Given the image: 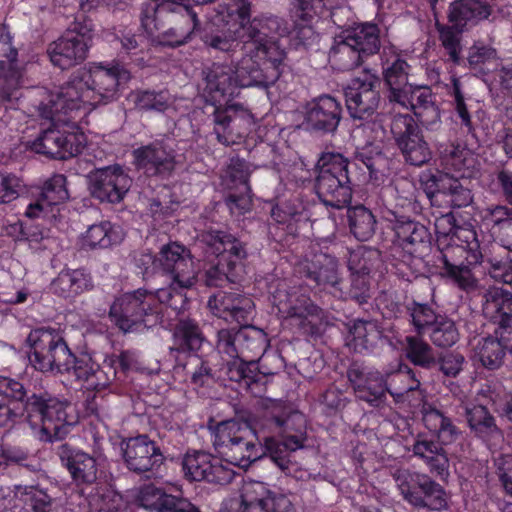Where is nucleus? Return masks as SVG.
<instances>
[{"mask_svg":"<svg viewBox=\"0 0 512 512\" xmlns=\"http://www.w3.org/2000/svg\"><path fill=\"white\" fill-rule=\"evenodd\" d=\"M407 309L412 319V324L419 335L428 332L434 323L437 322L438 318L442 316L437 314L430 305L416 301H413Z\"/></svg>","mask_w":512,"mask_h":512,"instance_id":"60","label":"nucleus"},{"mask_svg":"<svg viewBox=\"0 0 512 512\" xmlns=\"http://www.w3.org/2000/svg\"><path fill=\"white\" fill-rule=\"evenodd\" d=\"M491 15V6L482 0H454L447 13L448 22L458 32L474 26Z\"/></svg>","mask_w":512,"mask_h":512,"instance_id":"35","label":"nucleus"},{"mask_svg":"<svg viewBox=\"0 0 512 512\" xmlns=\"http://www.w3.org/2000/svg\"><path fill=\"white\" fill-rule=\"evenodd\" d=\"M436 250L433 266L437 273L465 292L477 287L471 267L480 264L483 255L477 232L472 224L458 225L450 215H443L435 223Z\"/></svg>","mask_w":512,"mask_h":512,"instance_id":"3","label":"nucleus"},{"mask_svg":"<svg viewBox=\"0 0 512 512\" xmlns=\"http://www.w3.org/2000/svg\"><path fill=\"white\" fill-rule=\"evenodd\" d=\"M383 218L389 222V228L395 234V243L401 249L402 258H395L394 273L403 280L411 281L413 268L430 249L431 234L424 224L396 209L387 208Z\"/></svg>","mask_w":512,"mask_h":512,"instance_id":"8","label":"nucleus"},{"mask_svg":"<svg viewBox=\"0 0 512 512\" xmlns=\"http://www.w3.org/2000/svg\"><path fill=\"white\" fill-rule=\"evenodd\" d=\"M439 39L443 48L445 49L449 60L455 64L460 65L461 63V42L459 34L454 26L442 25L438 27Z\"/></svg>","mask_w":512,"mask_h":512,"instance_id":"64","label":"nucleus"},{"mask_svg":"<svg viewBox=\"0 0 512 512\" xmlns=\"http://www.w3.org/2000/svg\"><path fill=\"white\" fill-rule=\"evenodd\" d=\"M202 242L206 245V252L215 255V260L244 271L247 249L239 238L227 231L210 230L202 234Z\"/></svg>","mask_w":512,"mask_h":512,"instance_id":"27","label":"nucleus"},{"mask_svg":"<svg viewBox=\"0 0 512 512\" xmlns=\"http://www.w3.org/2000/svg\"><path fill=\"white\" fill-rule=\"evenodd\" d=\"M66 184V176L54 174L43 183L40 194L46 199V202L55 207L64 203L69 198Z\"/></svg>","mask_w":512,"mask_h":512,"instance_id":"61","label":"nucleus"},{"mask_svg":"<svg viewBox=\"0 0 512 512\" xmlns=\"http://www.w3.org/2000/svg\"><path fill=\"white\" fill-rule=\"evenodd\" d=\"M419 182L431 206L463 208L473 200L471 190L448 173L439 170L422 172Z\"/></svg>","mask_w":512,"mask_h":512,"instance_id":"13","label":"nucleus"},{"mask_svg":"<svg viewBox=\"0 0 512 512\" xmlns=\"http://www.w3.org/2000/svg\"><path fill=\"white\" fill-rule=\"evenodd\" d=\"M124 233L120 226L110 221L90 225L80 237L83 250L107 249L122 242Z\"/></svg>","mask_w":512,"mask_h":512,"instance_id":"38","label":"nucleus"},{"mask_svg":"<svg viewBox=\"0 0 512 512\" xmlns=\"http://www.w3.org/2000/svg\"><path fill=\"white\" fill-rule=\"evenodd\" d=\"M121 450L128 470L139 475L154 474L165 460L160 447L146 434L124 439Z\"/></svg>","mask_w":512,"mask_h":512,"instance_id":"19","label":"nucleus"},{"mask_svg":"<svg viewBox=\"0 0 512 512\" xmlns=\"http://www.w3.org/2000/svg\"><path fill=\"white\" fill-rule=\"evenodd\" d=\"M380 195L382 198L386 195H394L395 208H403L414 213H418L422 208L417 197V188L408 178H399L392 184L381 187Z\"/></svg>","mask_w":512,"mask_h":512,"instance_id":"44","label":"nucleus"},{"mask_svg":"<svg viewBox=\"0 0 512 512\" xmlns=\"http://www.w3.org/2000/svg\"><path fill=\"white\" fill-rule=\"evenodd\" d=\"M464 415L471 435L488 449L496 448L503 441V432L486 406L468 403L465 405Z\"/></svg>","mask_w":512,"mask_h":512,"instance_id":"30","label":"nucleus"},{"mask_svg":"<svg viewBox=\"0 0 512 512\" xmlns=\"http://www.w3.org/2000/svg\"><path fill=\"white\" fill-rule=\"evenodd\" d=\"M130 78V72L118 63L109 68H80L51 95L52 110L70 109L85 117L91 108L116 99Z\"/></svg>","mask_w":512,"mask_h":512,"instance_id":"4","label":"nucleus"},{"mask_svg":"<svg viewBox=\"0 0 512 512\" xmlns=\"http://www.w3.org/2000/svg\"><path fill=\"white\" fill-rule=\"evenodd\" d=\"M341 102L329 94L313 98L304 108L305 129L310 133L325 136L334 134L342 119Z\"/></svg>","mask_w":512,"mask_h":512,"instance_id":"22","label":"nucleus"},{"mask_svg":"<svg viewBox=\"0 0 512 512\" xmlns=\"http://www.w3.org/2000/svg\"><path fill=\"white\" fill-rule=\"evenodd\" d=\"M432 343L440 348L452 347L459 339V332L453 320L442 315L428 331Z\"/></svg>","mask_w":512,"mask_h":512,"instance_id":"58","label":"nucleus"},{"mask_svg":"<svg viewBox=\"0 0 512 512\" xmlns=\"http://www.w3.org/2000/svg\"><path fill=\"white\" fill-rule=\"evenodd\" d=\"M26 342L32 352H72L62 333L51 327H38L30 331Z\"/></svg>","mask_w":512,"mask_h":512,"instance_id":"45","label":"nucleus"},{"mask_svg":"<svg viewBox=\"0 0 512 512\" xmlns=\"http://www.w3.org/2000/svg\"><path fill=\"white\" fill-rule=\"evenodd\" d=\"M421 413L424 426L436 436L441 445L452 444L461 437L462 431L443 411L424 402Z\"/></svg>","mask_w":512,"mask_h":512,"instance_id":"36","label":"nucleus"},{"mask_svg":"<svg viewBox=\"0 0 512 512\" xmlns=\"http://www.w3.org/2000/svg\"><path fill=\"white\" fill-rule=\"evenodd\" d=\"M172 20L180 17V25L178 27L169 28L162 33L160 44L168 47H178L188 42L191 35L200 27L198 12L194 7H187V11H173L170 15Z\"/></svg>","mask_w":512,"mask_h":512,"instance_id":"39","label":"nucleus"},{"mask_svg":"<svg viewBox=\"0 0 512 512\" xmlns=\"http://www.w3.org/2000/svg\"><path fill=\"white\" fill-rule=\"evenodd\" d=\"M24 69L19 65L6 63L0 60V98L4 102L12 99L14 91L18 90L22 85Z\"/></svg>","mask_w":512,"mask_h":512,"instance_id":"57","label":"nucleus"},{"mask_svg":"<svg viewBox=\"0 0 512 512\" xmlns=\"http://www.w3.org/2000/svg\"><path fill=\"white\" fill-rule=\"evenodd\" d=\"M20 505H15L16 512H51L53 500L46 491L36 486L26 487L19 499Z\"/></svg>","mask_w":512,"mask_h":512,"instance_id":"56","label":"nucleus"},{"mask_svg":"<svg viewBox=\"0 0 512 512\" xmlns=\"http://www.w3.org/2000/svg\"><path fill=\"white\" fill-rule=\"evenodd\" d=\"M173 336L178 348L170 347L169 352H197L206 342L200 327L192 320L180 321Z\"/></svg>","mask_w":512,"mask_h":512,"instance_id":"51","label":"nucleus"},{"mask_svg":"<svg viewBox=\"0 0 512 512\" xmlns=\"http://www.w3.org/2000/svg\"><path fill=\"white\" fill-rule=\"evenodd\" d=\"M132 184V179L124 169L115 164L99 169L91 182V194L101 202H121Z\"/></svg>","mask_w":512,"mask_h":512,"instance_id":"28","label":"nucleus"},{"mask_svg":"<svg viewBox=\"0 0 512 512\" xmlns=\"http://www.w3.org/2000/svg\"><path fill=\"white\" fill-rule=\"evenodd\" d=\"M357 166L339 153H323L317 167L315 191L321 202L331 208L347 207L352 199L351 168Z\"/></svg>","mask_w":512,"mask_h":512,"instance_id":"9","label":"nucleus"},{"mask_svg":"<svg viewBox=\"0 0 512 512\" xmlns=\"http://www.w3.org/2000/svg\"><path fill=\"white\" fill-rule=\"evenodd\" d=\"M395 144L406 164L421 167L432 159V151L415 119L409 113L398 112L390 124Z\"/></svg>","mask_w":512,"mask_h":512,"instance_id":"14","label":"nucleus"},{"mask_svg":"<svg viewBox=\"0 0 512 512\" xmlns=\"http://www.w3.org/2000/svg\"><path fill=\"white\" fill-rule=\"evenodd\" d=\"M309 201L302 191L295 190L278 196L271 208L272 220L285 225L288 233L297 230L296 224L309 219Z\"/></svg>","mask_w":512,"mask_h":512,"instance_id":"32","label":"nucleus"},{"mask_svg":"<svg viewBox=\"0 0 512 512\" xmlns=\"http://www.w3.org/2000/svg\"><path fill=\"white\" fill-rule=\"evenodd\" d=\"M65 355L64 361L58 364L60 374H67L77 381H88L99 371V365L92 360V354Z\"/></svg>","mask_w":512,"mask_h":512,"instance_id":"52","label":"nucleus"},{"mask_svg":"<svg viewBox=\"0 0 512 512\" xmlns=\"http://www.w3.org/2000/svg\"><path fill=\"white\" fill-rule=\"evenodd\" d=\"M346 216L349 231L358 241H368L373 237L377 221L370 209L364 205L349 206Z\"/></svg>","mask_w":512,"mask_h":512,"instance_id":"46","label":"nucleus"},{"mask_svg":"<svg viewBox=\"0 0 512 512\" xmlns=\"http://www.w3.org/2000/svg\"><path fill=\"white\" fill-rule=\"evenodd\" d=\"M181 465L184 477L189 481L223 486L231 483L235 476L233 468L224 464L222 458L202 450L187 451Z\"/></svg>","mask_w":512,"mask_h":512,"instance_id":"17","label":"nucleus"},{"mask_svg":"<svg viewBox=\"0 0 512 512\" xmlns=\"http://www.w3.org/2000/svg\"><path fill=\"white\" fill-rule=\"evenodd\" d=\"M247 434H242L239 439H236L229 447L223 449L221 455L224 464L229 467L231 465L240 468L249 467L254 461L261 457L258 451L261 446L257 447L251 440L246 438Z\"/></svg>","mask_w":512,"mask_h":512,"instance_id":"43","label":"nucleus"},{"mask_svg":"<svg viewBox=\"0 0 512 512\" xmlns=\"http://www.w3.org/2000/svg\"><path fill=\"white\" fill-rule=\"evenodd\" d=\"M367 58L348 41L345 36L340 41L335 40L329 52V61L338 71H350L361 66Z\"/></svg>","mask_w":512,"mask_h":512,"instance_id":"47","label":"nucleus"},{"mask_svg":"<svg viewBox=\"0 0 512 512\" xmlns=\"http://www.w3.org/2000/svg\"><path fill=\"white\" fill-rule=\"evenodd\" d=\"M26 390L22 383L0 376V427L17 422L26 414L30 426H39L37 437L42 442L62 441L77 424L78 415L67 400L48 394H32L24 402Z\"/></svg>","mask_w":512,"mask_h":512,"instance_id":"2","label":"nucleus"},{"mask_svg":"<svg viewBox=\"0 0 512 512\" xmlns=\"http://www.w3.org/2000/svg\"><path fill=\"white\" fill-rule=\"evenodd\" d=\"M347 375L357 399L373 408L384 405L386 385L384 376L379 371H366L353 365L348 369Z\"/></svg>","mask_w":512,"mask_h":512,"instance_id":"31","label":"nucleus"},{"mask_svg":"<svg viewBox=\"0 0 512 512\" xmlns=\"http://www.w3.org/2000/svg\"><path fill=\"white\" fill-rule=\"evenodd\" d=\"M345 36L367 59L381 48L380 28L375 23H361L347 31Z\"/></svg>","mask_w":512,"mask_h":512,"instance_id":"41","label":"nucleus"},{"mask_svg":"<svg viewBox=\"0 0 512 512\" xmlns=\"http://www.w3.org/2000/svg\"><path fill=\"white\" fill-rule=\"evenodd\" d=\"M402 99L390 102L392 114L405 110L413 112L419 123L429 131H436L441 126L440 109L436 103V95L428 85H409L402 91Z\"/></svg>","mask_w":512,"mask_h":512,"instance_id":"16","label":"nucleus"},{"mask_svg":"<svg viewBox=\"0 0 512 512\" xmlns=\"http://www.w3.org/2000/svg\"><path fill=\"white\" fill-rule=\"evenodd\" d=\"M254 492L264 493L263 497L252 498L249 496V488L244 489L241 499H231L224 502L220 512H292L293 505L289 497L282 493L266 491L263 483L257 482L251 485Z\"/></svg>","mask_w":512,"mask_h":512,"instance_id":"24","label":"nucleus"},{"mask_svg":"<svg viewBox=\"0 0 512 512\" xmlns=\"http://www.w3.org/2000/svg\"><path fill=\"white\" fill-rule=\"evenodd\" d=\"M447 94L452 98V106L461 130L472 137H476V123L465 101L462 90V83L456 76L451 77V84L448 86Z\"/></svg>","mask_w":512,"mask_h":512,"instance_id":"50","label":"nucleus"},{"mask_svg":"<svg viewBox=\"0 0 512 512\" xmlns=\"http://www.w3.org/2000/svg\"><path fill=\"white\" fill-rule=\"evenodd\" d=\"M91 33V24L75 22L71 29L48 45L46 53L51 64L61 70H68L84 62Z\"/></svg>","mask_w":512,"mask_h":512,"instance_id":"15","label":"nucleus"},{"mask_svg":"<svg viewBox=\"0 0 512 512\" xmlns=\"http://www.w3.org/2000/svg\"><path fill=\"white\" fill-rule=\"evenodd\" d=\"M482 313L497 327L478 340L474 352H512V293L498 287L488 289L483 295Z\"/></svg>","mask_w":512,"mask_h":512,"instance_id":"10","label":"nucleus"},{"mask_svg":"<svg viewBox=\"0 0 512 512\" xmlns=\"http://www.w3.org/2000/svg\"><path fill=\"white\" fill-rule=\"evenodd\" d=\"M46 101L39 104V115L51 121L50 126L44 129L32 141H28L26 148L36 154L51 159H68L82 153L86 136L79 126L84 117L70 109L52 110L51 95Z\"/></svg>","mask_w":512,"mask_h":512,"instance_id":"6","label":"nucleus"},{"mask_svg":"<svg viewBox=\"0 0 512 512\" xmlns=\"http://www.w3.org/2000/svg\"><path fill=\"white\" fill-rule=\"evenodd\" d=\"M347 110L354 120H359V127L370 129L373 139L385 135L384 117L392 114V106L384 99L381 112H377L380 104V78L372 73L364 72L352 78L344 88Z\"/></svg>","mask_w":512,"mask_h":512,"instance_id":"7","label":"nucleus"},{"mask_svg":"<svg viewBox=\"0 0 512 512\" xmlns=\"http://www.w3.org/2000/svg\"><path fill=\"white\" fill-rule=\"evenodd\" d=\"M270 358L277 359L281 364L284 363L283 354H261L258 361H244L237 358L229 367V378L232 381L239 382L253 396L262 397L266 392V376L276 372L272 370L261 372L259 363L268 361Z\"/></svg>","mask_w":512,"mask_h":512,"instance_id":"29","label":"nucleus"},{"mask_svg":"<svg viewBox=\"0 0 512 512\" xmlns=\"http://www.w3.org/2000/svg\"><path fill=\"white\" fill-rule=\"evenodd\" d=\"M343 246L334 245L330 250L314 253L310 259H305L298 266V273L315 286L329 289L333 294L342 296L343 278L339 261L336 257L337 250Z\"/></svg>","mask_w":512,"mask_h":512,"instance_id":"18","label":"nucleus"},{"mask_svg":"<svg viewBox=\"0 0 512 512\" xmlns=\"http://www.w3.org/2000/svg\"><path fill=\"white\" fill-rule=\"evenodd\" d=\"M160 274L182 287H193L197 282V273L190 253L183 244L168 242L158 252Z\"/></svg>","mask_w":512,"mask_h":512,"instance_id":"21","label":"nucleus"},{"mask_svg":"<svg viewBox=\"0 0 512 512\" xmlns=\"http://www.w3.org/2000/svg\"><path fill=\"white\" fill-rule=\"evenodd\" d=\"M154 292L139 288L116 297L110 306L111 321L124 333L143 331L161 324Z\"/></svg>","mask_w":512,"mask_h":512,"instance_id":"11","label":"nucleus"},{"mask_svg":"<svg viewBox=\"0 0 512 512\" xmlns=\"http://www.w3.org/2000/svg\"><path fill=\"white\" fill-rule=\"evenodd\" d=\"M173 11H187V7L172 1L147 0L140 8L141 27L147 34L153 35L160 30L163 16L171 15Z\"/></svg>","mask_w":512,"mask_h":512,"instance_id":"40","label":"nucleus"},{"mask_svg":"<svg viewBox=\"0 0 512 512\" xmlns=\"http://www.w3.org/2000/svg\"><path fill=\"white\" fill-rule=\"evenodd\" d=\"M384 379L386 393H389L396 403H410L411 397H415L418 405L425 402L419 390L420 380L407 364L400 363L398 369L387 373Z\"/></svg>","mask_w":512,"mask_h":512,"instance_id":"34","label":"nucleus"},{"mask_svg":"<svg viewBox=\"0 0 512 512\" xmlns=\"http://www.w3.org/2000/svg\"><path fill=\"white\" fill-rule=\"evenodd\" d=\"M332 1L333 0L319 1L318 3H315V5H313L314 13H312V15L307 19L296 17L292 9L290 10L291 18L294 21V29L291 32V42L295 49H309L313 46L318 38V35L315 33L312 27V22L314 18L320 14V11L323 9V7Z\"/></svg>","mask_w":512,"mask_h":512,"instance_id":"49","label":"nucleus"},{"mask_svg":"<svg viewBox=\"0 0 512 512\" xmlns=\"http://www.w3.org/2000/svg\"><path fill=\"white\" fill-rule=\"evenodd\" d=\"M443 446L438 440L419 435L412 448L414 456L422 459L429 471L440 478L449 474V459Z\"/></svg>","mask_w":512,"mask_h":512,"instance_id":"37","label":"nucleus"},{"mask_svg":"<svg viewBox=\"0 0 512 512\" xmlns=\"http://www.w3.org/2000/svg\"><path fill=\"white\" fill-rule=\"evenodd\" d=\"M218 15L229 25V37L206 36L205 44L227 53L230 64L213 63L204 71L205 91L215 108L213 132L219 143H239L253 124L252 113L241 104L231 103L241 88L267 89L279 79L286 57L276 37L284 32L282 20L274 15L251 19L249 0H225Z\"/></svg>","mask_w":512,"mask_h":512,"instance_id":"1","label":"nucleus"},{"mask_svg":"<svg viewBox=\"0 0 512 512\" xmlns=\"http://www.w3.org/2000/svg\"><path fill=\"white\" fill-rule=\"evenodd\" d=\"M232 268V266H226L220 263L219 260H215L204 273L205 285L208 287H222L226 283L239 282L244 271Z\"/></svg>","mask_w":512,"mask_h":512,"instance_id":"59","label":"nucleus"},{"mask_svg":"<svg viewBox=\"0 0 512 512\" xmlns=\"http://www.w3.org/2000/svg\"><path fill=\"white\" fill-rule=\"evenodd\" d=\"M367 325L370 322L357 319L353 325L349 327L344 338L345 346L350 352H363L370 349V341L368 339Z\"/></svg>","mask_w":512,"mask_h":512,"instance_id":"63","label":"nucleus"},{"mask_svg":"<svg viewBox=\"0 0 512 512\" xmlns=\"http://www.w3.org/2000/svg\"><path fill=\"white\" fill-rule=\"evenodd\" d=\"M191 287H182L180 283L171 281L168 287L158 289L154 292V297L157 299L156 310H158L159 316H161V323L163 322L164 308H170L179 315L185 311L189 303L187 297V290Z\"/></svg>","mask_w":512,"mask_h":512,"instance_id":"48","label":"nucleus"},{"mask_svg":"<svg viewBox=\"0 0 512 512\" xmlns=\"http://www.w3.org/2000/svg\"><path fill=\"white\" fill-rule=\"evenodd\" d=\"M261 445V455L268 456L281 470L289 467L292 452L306 447V416L284 401H273L252 428Z\"/></svg>","mask_w":512,"mask_h":512,"instance_id":"5","label":"nucleus"},{"mask_svg":"<svg viewBox=\"0 0 512 512\" xmlns=\"http://www.w3.org/2000/svg\"><path fill=\"white\" fill-rule=\"evenodd\" d=\"M250 432L248 426H242L234 419L225 420L218 423L212 430V444L215 450L221 454L223 449L230 446L242 434Z\"/></svg>","mask_w":512,"mask_h":512,"instance_id":"54","label":"nucleus"},{"mask_svg":"<svg viewBox=\"0 0 512 512\" xmlns=\"http://www.w3.org/2000/svg\"><path fill=\"white\" fill-rule=\"evenodd\" d=\"M210 312L227 323L246 327L253 318L254 302L246 295L237 292L218 291L208 299Z\"/></svg>","mask_w":512,"mask_h":512,"instance_id":"25","label":"nucleus"},{"mask_svg":"<svg viewBox=\"0 0 512 512\" xmlns=\"http://www.w3.org/2000/svg\"><path fill=\"white\" fill-rule=\"evenodd\" d=\"M250 173V166L246 160L239 157L231 158L226 171L230 189L250 190Z\"/></svg>","mask_w":512,"mask_h":512,"instance_id":"62","label":"nucleus"},{"mask_svg":"<svg viewBox=\"0 0 512 512\" xmlns=\"http://www.w3.org/2000/svg\"><path fill=\"white\" fill-rule=\"evenodd\" d=\"M141 507L148 512H201L182 494H171L153 484L144 485L138 495Z\"/></svg>","mask_w":512,"mask_h":512,"instance_id":"33","label":"nucleus"},{"mask_svg":"<svg viewBox=\"0 0 512 512\" xmlns=\"http://www.w3.org/2000/svg\"><path fill=\"white\" fill-rule=\"evenodd\" d=\"M134 103L139 110L164 112L171 105L167 89H139L134 94Z\"/></svg>","mask_w":512,"mask_h":512,"instance_id":"55","label":"nucleus"},{"mask_svg":"<svg viewBox=\"0 0 512 512\" xmlns=\"http://www.w3.org/2000/svg\"><path fill=\"white\" fill-rule=\"evenodd\" d=\"M271 303L277 314L285 320H296L306 330L309 316H318L320 308L311 300L307 289L294 286L289 289L278 287L271 294Z\"/></svg>","mask_w":512,"mask_h":512,"instance_id":"20","label":"nucleus"},{"mask_svg":"<svg viewBox=\"0 0 512 512\" xmlns=\"http://www.w3.org/2000/svg\"><path fill=\"white\" fill-rule=\"evenodd\" d=\"M382 79L384 83L385 100L398 102L402 99V91L409 85L411 66L394 47L384 49L381 56Z\"/></svg>","mask_w":512,"mask_h":512,"instance_id":"26","label":"nucleus"},{"mask_svg":"<svg viewBox=\"0 0 512 512\" xmlns=\"http://www.w3.org/2000/svg\"><path fill=\"white\" fill-rule=\"evenodd\" d=\"M133 164L148 177L162 180L172 176L176 168V155L164 141L155 140L132 151Z\"/></svg>","mask_w":512,"mask_h":512,"instance_id":"23","label":"nucleus"},{"mask_svg":"<svg viewBox=\"0 0 512 512\" xmlns=\"http://www.w3.org/2000/svg\"><path fill=\"white\" fill-rule=\"evenodd\" d=\"M484 220L491 225L501 245L512 252V209L504 205L488 207Z\"/></svg>","mask_w":512,"mask_h":512,"instance_id":"42","label":"nucleus"},{"mask_svg":"<svg viewBox=\"0 0 512 512\" xmlns=\"http://www.w3.org/2000/svg\"><path fill=\"white\" fill-rule=\"evenodd\" d=\"M395 480L403 499L415 508L442 511L448 508L445 489L428 475L398 471Z\"/></svg>","mask_w":512,"mask_h":512,"instance_id":"12","label":"nucleus"},{"mask_svg":"<svg viewBox=\"0 0 512 512\" xmlns=\"http://www.w3.org/2000/svg\"><path fill=\"white\" fill-rule=\"evenodd\" d=\"M345 256L350 273L371 274L380 262L379 250L364 245L346 248Z\"/></svg>","mask_w":512,"mask_h":512,"instance_id":"53","label":"nucleus"}]
</instances>
